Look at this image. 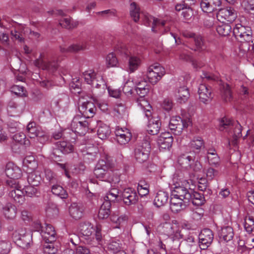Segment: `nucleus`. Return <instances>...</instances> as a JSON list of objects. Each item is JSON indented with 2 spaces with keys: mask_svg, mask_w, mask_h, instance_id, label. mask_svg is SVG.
<instances>
[{
  "mask_svg": "<svg viewBox=\"0 0 254 254\" xmlns=\"http://www.w3.org/2000/svg\"><path fill=\"white\" fill-rule=\"evenodd\" d=\"M233 34L240 43V49L244 52L251 50V43H253L252 31L250 27L237 23L233 28Z\"/></svg>",
  "mask_w": 254,
  "mask_h": 254,
  "instance_id": "f03ea898",
  "label": "nucleus"
},
{
  "mask_svg": "<svg viewBox=\"0 0 254 254\" xmlns=\"http://www.w3.org/2000/svg\"><path fill=\"white\" fill-rule=\"evenodd\" d=\"M218 235L221 241L230 242L232 240L234 236L233 229L229 225H224L219 231Z\"/></svg>",
  "mask_w": 254,
  "mask_h": 254,
  "instance_id": "412c9836",
  "label": "nucleus"
},
{
  "mask_svg": "<svg viewBox=\"0 0 254 254\" xmlns=\"http://www.w3.org/2000/svg\"><path fill=\"white\" fill-rule=\"evenodd\" d=\"M41 55L39 59L35 61V65L43 70H47L49 72L53 73L58 69L59 63L58 61L50 60L48 61H44L42 59Z\"/></svg>",
  "mask_w": 254,
  "mask_h": 254,
  "instance_id": "9b49d317",
  "label": "nucleus"
},
{
  "mask_svg": "<svg viewBox=\"0 0 254 254\" xmlns=\"http://www.w3.org/2000/svg\"><path fill=\"white\" fill-rule=\"evenodd\" d=\"M137 94L139 96L136 102L139 106L143 110L145 116L149 117L151 115V106L144 97L149 92V88H144L142 90L135 89Z\"/></svg>",
  "mask_w": 254,
  "mask_h": 254,
  "instance_id": "0eeeda50",
  "label": "nucleus"
},
{
  "mask_svg": "<svg viewBox=\"0 0 254 254\" xmlns=\"http://www.w3.org/2000/svg\"><path fill=\"white\" fill-rule=\"evenodd\" d=\"M45 178L50 184H54L58 182L56 175L50 169H47L45 170Z\"/></svg>",
  "mask_w": 254,
  "mask_h": 254,
  "instance_id": "6e6d98bb",
  "label": "nucleus"
},
{
  "mask_svg": "<svg viewBox=\"0 0 254 254\" xmlns=\"http://www.w3.org/2000/svg\"><path fill=\"white\" fill-rule=\"evenodd\" d=\"M89 103H92V102L89 101H82L79 100L78 103V109L80 113L82 115V117L79 115L75 116L71 123V127H88L89 124L85 120V117L87 115V112L89 105Z\"/></svg>",
  "mask_w": 254,
  "mask_h": 254,
  "instance_id": "20e7f679",
  "label": "nucleus"
},
{
  "mask_svg": "<svg viewBox=\"0 0 254 254\" xmlns=\"http://www.w3.org/2000/svg\"><path fill=\"white\" fill-rule=\"evenodd\" d=\"M32 235L28 234L25 235L20 239L16 241L15 243L19 247L24 249H27L29 248L32 242Z\"/></svg>",
  "mask_w": 254,
  "mask_h": 254,
  "instance_id": "c9c22d12",
  "label": "nucleus"
},
{
  "mask_svg": "<svg viewBox=\"0 0 254 254\" xmlns=\"http://www.w3.org/2000/svg\"><path fill=\"white\" fill-rule=\"evenodd\" d=\"M168 198V193L167 191L160 190L156 193L154 199V204L158 207H161L167 203Z\"/></svg>",
  "mask_w": 254,
  "mask_h": 254,
  "instance_id": "393cba45",
  "label": "nucleus"
},
{
  "mask_svg": "<svg viewBox=\"0 0 254 254\" xmlns=\"http://www.w3.org/2000/svg\"><path fill=\"white\" fill-rule=\"evenodd\" d=\"M30 138L42 137L44 135L43 132L37 129L38 128H26Z\"/></svg>",
  "mask_w": 254,
  "mask_h": 254,
  "instance_id": "338daca9",
  "label": "nucleus"
},
{
  "mask_svg": "<svg viewBox=\"0 0 254 254\" xmlns=\"http://www.w3.org/2000/svg\"><path fill=\"white\" fill-rule=\"evenodd\" d=\"M20 188L10 190L8 192V196L14 201L15 203L22 204L25 201V197L24 192Z\"/></svg>",
  "mask_w": 254,
  "mask_h": 254,
  "instance_id": "b1692460",
  "label": "nucleus"
},
{
  "mask_svg": "<svg viewBox=\"0 0 254 254\" xmlns=\"http://www.w3.org/2000/svg\"><path fill=\"white\" fill-rule=\"evenodd\" d=\"M104 201L100 207L98 212V217L100 219L108 218L111 213V201L108 195L104 197Z\"/></svg>",
  "mask_w": 254,
  "mask_h": 254,
  "instance_id": "aec40b11",
  "label": "nucleus"
},
{
  "mask_svg": "<svg viewBox=\"0 0 254 254\" xmlns=\"http://www.w3.org/2000/svg\"><path fill=\"white\" fill-rule=\"evenodd\" d=\"M5 173L8 178L12 179H19L22 175L21 169L12 162L6 165Z\"/></svg>",
  "mask_w": 254,
  "mask_h": 254,
  "instance_id": "a211bd4d",
  "label": "nucleus"
},
{
  "mask_svg": "<svg viewBox=\"0 0 254 254\" xmlns=\"http://www.w3.org/2000/svg\"><path fill=\"white\" fill-rule=\"evenodd\" d=\"M191 195L190 201L194 205L201 206L204 203L205 200L203 194L192 190Z\"/></svg>",
  "mask_w": 254,
  "mask_h": 254,
  "instance_id": "72a5a7b5",
  "label": "nucleus"
},
{
  "mask_svg": "<svg viewBox=\"0 0 254 254\" xmlns=\"http://www.w3.org/2000/svg\"><path fill=\"white\" fill-rule=\"evenodd\" d=\"M10 244L5 241H0V254H7L10 250Z\"/></svg>",
  "mask_w": 254,
  "mask_h": 254,
  "instance_id": "69168bd1",
  "label": "nucleus"
},
{
  "mask_svg": "<svg viewBox=\"0 0 254 254\" xmlns=\"http://www.w3.org/2000/svg\"><path fill=\"white\" fill-rule=\"evenodd\" d=\"M141 64V60L135 56H131L128 58V70L130 72L136 70Z\"/></svg>",
  "mask_w": 254,
  "mask_h": 254,
  "instance_id": "2f4dec72",
  "label": "nucleus"
},
{
  "mask_svg": "<svg viewBox=\"0 0 254 254\" xmlns=\"http://www.w3.org/2000/svg\"><path fill=\"white\" fill-rule=\"evenodd\" d=\"M151 115H152L151 114ZM151 115L149 117H146L148 120V127H159L161 126V122L160 119L158 117H150Z\"/></svg>",
  "mask_w": 254,
  "mask_h": 254,
  "instance_id": "e2e57ef3",
  "label": "nucleus"
},
{
  "mask_svg": "<svg viewBox=\"0 0 254 254\" xmlns=\"http://www.w3.org/2000/svg\"><path fill=\"white\" fill-rule=\"evenodd\" d=\"M217 16L218 18L221 17L227 21L228 22H233L237 17V14L236 10L231 7H226L219 9Z\"/></svg>",
  "mask_w": 254,
  "mask_h": 254,
  "instance_id": "dca6fc26",
  "label": "nucleus"
},
{
  "mask_svg": "<svg viewBox=\"0 0 254 254\" xmlns=\"http://www.w3.org/2000/svg\"><path fill=\"white\" fill-rule=\"evenodd\" d=\"M58 149L64 154H68L73 151V146L69 142L66 141L59 142L57 143Z\"/></svg>",
  "mask_w": 254,
  "mask_h": 254,
  "instance_id": "37998d69",
  "label": "nucleus"
},
{
  "mask_svg": "<svg viewBox=\"0 0 254 254\" xmlns=\"http://www.w3.org/2000/svg\"><path fill=\"white\" fill-rule=\"evenodd\" d=\"M198 94L200 101L204 104L208 103L212 99L211 88L205 84L199 85Z\"/></svg>",
  "mask_w": 254,
  "mask_h": 254,
  "instance_id": "2eb2a0df",
  "label": "nucleus"
},
{
  "mask_svg": "<svg viewBox=\"0 0 254 254\" xmlns=\"http://www.w3.org/2000/svg\"><path fill=\"white\" fill-rule=\"evenodd\" d=\"M41 235L44 242H54L56 239V233L54 228L50 224H46Z\"/></svg>",
  "mask_w": 254,
  "mask_h": 254,
  "instance_id": "6ab92c4d",
  "label": "nucleus"
},
{
  "mask_svg": "<svg viewBox=\"0 0 254 254\" xmlns=\"http://www.w3.org/2000/svg\"><path fill=\"white\" fill-rule=\"evenodd\" d=\"M207 153L208 155H211L212 156V157L209 156L207 157L210 164L214 166L219 165L220 158L218 156L215 149L214 147L210 148L207 149Z\"/></svg>",
  "mask_w": 254,
  "mask_h": 254,
  "instance_id": "e433bc0d",
  "label": "nucleus"
},
{
  "mask_svg": "<svg viewBox=\"0 0 254 254\" xmlns=\"http://www.w3.org/2000/svg\"><path fill=\"white\" fill-rule=\"evenodd\" d=\"M164 232L168 235L172 236L174 239L184 238L183 234L181 233L179 223L176 220L172 221V224L166 223L164 226Z\"/></svg>",
  "mask_w": 254,
  "mask_h": 254,
  "instance_id": "1a4fd4ad",
  "label": "nucleus"
},
{
  "mask_svg": "<svg viewBox=\"0 0 254 254\" xmlns=\"http://www.w3.org/2000/svg\"><path fill=\"white\" fill-rule=\"evenodd\" d=\"M195 2L196 0H184L181 3L176 5L175 9L177 11H180L185 6L191 7V6L194 5Z\"/></svg>",
  "mask_w": 254,
  "mask_h": 254,
  "instance_id": "13d9d810",
  "label": "nucleus"
},
{
  "mask_svg": "<svg viewBox=\"0 0 254 254\" xmlns=\"http://www.w3.org/2000/svg\"><path fill=\"white\" fill-rule=\"evenodd\" d=\"M138 197L134 190L131 188L125 189L122 193V201L128 206L135 204L138 201Z\"/></svg>",
  "mask_w": 254,
  "mask_h": 254,
  "instance_id": "f8f14e48",
  "label": "nucleus"
},
{
  "mask_svg": "<svg viewBox=\"0 0 254 254\" xmlns=\"http://www.w3.org/2000/svg\"><path fill=\"white\" fill-rule=\"evenodd\" d=\"M218 122L220 127H224L225 126H235V127H238V125H239L240 127H242L238 122L235 121L226 116H224L219 119Z\"/></svg>",
  "mask_w": 254,
  "mask_h": 254,
  "instance_id": "79ce46f5",
  "label": "nucleus"
},
{
  "mask_svg": "<svg viewBox=\"0 0 254 254\" xmlns=\"http://www.w3.org/2000/svg\"><path fill=\"white\" fill-rule=\"evenodd\" d=\"M11 38L12 40L17 41L20 43L24 42V38L21 29L19 28H13L10 31Z\"/></svg>",
  "mask_w": 254,
  "mask_h": 254,
  "instance_id": "a18cd8bd",
  "label": "nucleus"
},
{
  "mask_svg": "<svg viewBox=\"0 0 254 254\" xmlns=\"http://www.w3.org/2000/svg\"><path fill=\"white\" fill-rule=\"evenodd\" d=\"M222 96L223 99L226 101H230L232 98L231 88L228 84H223L222 87Z\"/></svg>",
  "mask_w": 254,
  "mask_h": 254,
  "instance_id": "09e8293b",
  "label": "nucleus"
},
{
  "mask_svg": "<svg viewBox=\"0 0 254 254\" xmlns=\"http://www.w3.org/2000/svg\"><path fill=\"white\" fill-rule=\"evenodd\" d=\"M110 164L103 159L100 160L96 165L94 170L95 176L103 181L110 182L108 170L110 169Z\"/></svg>",
  "mask_w": 254,
  "mask_h": 254,
  "instance_id": "423d86ee",
  "label": "nucleus"
},
{
  "mask_svg": "<svg viewBox=\"0 0 254 254\" xmlns=\"http://www.w3.org/2000/svg\"><path fill=\"white\" fill-rule=\"evenodd\" d=\"M42 181V178L38 172L34 171L29 173L27 176V181L29 185L33 186H38Z\"/></svg>",
  "mask_w": 254,
  "mask_h": 254,
  "instance_id": "473e14b6",
  "label": "nucleus"
},
{
  "mask_svg": "<svg viewBox=\"0 0 254 254\" xmlns=\"http://www.w3.org/2000/svg\"><path fill=\"white\" fill-rule=\"evenodd\" d=\"M28 233H26V229L24 228H19L12 233V238L14 242L20 239V238L23 237L25 235Z\"/></svg>",
  "mask_w": 254,
  "mask_h": 254,
  "instance_id": "4d7b16f0",
  "label": "nucleus"
},
{
  "mask_svg": "<svg viewBox=\"0 0 254 254\" xmlns=\"http://www.w3.org/2000/svg\"><path fill=\"white\" fill-rule=\"evenodd\" d=\"M12 138L16 142L18 143V144H15V146L29 144V140L26 139L25 134L22 132L15 133L13 135Z\"/></svg>",
  "mask_w": 254,
  "mask_h": 254,
  "instance_id": "49530a36",
  "label": "nucleus"
},
{
  "mask_svg": "<svg viewBox=\"0 0 254 254\" xmlns=\"http://www.w3.org/2000/svg\"><path fill=\"white\" fill-rule=\"evenodd\" d=\"M83 76L85 82L91 85L93 87L99 88L101 84L106 85L105 81L103 77L99 74L96 73L92 69H89L83 73Z\"/></svg>",
  "mask_w": 254,
  "mask_h": 254,
  "instance_id": "39448f33",
  "label": "nucleus"
},
{
  "mask_svg": "<svg viewBox=\"0 0 254 254\" xmlns=\"http://www.w3.org/2000/svg\"><path fill=\"white\" fill-rule=\"evenodd\" d=\"M149 185L146 181L141 179L138 183L137 191L140 195L141 196H145L149 193Z\"/></svg>",
  "mask_w": 254,
  "mask_h": 254,
  "instance_id": "4c0bfd02",
  "label": "nucleus"
},
{
  "mask_svg": "<svg viewBox=\"0 0 254 254\" xmlns=\"http://www.w3.org/2000/svg\"><path fill=\"white\" fill-rule=\"evenodd\" d=\"M60 24L67 29H72L76 27L78 22L71 20L70 18H64L60 20Z\"/></svg>",
  "mask_w": 254,
  "mask_h": 254,
  "instance_id": "de8ad7c7",
  "label": "nucleus"
},
{
  "mask_svg": "<svg viewBox=\"0 0 254 254\" xmlns=\"http://www.w3.org/2000/svg\"><path fill=\"white\" fill-rule=\"evenodd\" d=\"M143 23L147 26H151V30L154 32H161L166 24L165 21H160L149 14L144 15Z\"/></svg>",
  "mask_w": 254,
  "mask_h": 254,
  "instance_id": "6e6552de",
  "label": "nucleus"
},
{
  "mask_svg": "<svg viewBox=\"0 0 254 254\" xmlns=\"http://www.w3.org/2000/svg\"><path fill=\"white\" fill-rule=\"evenodd\" d=\"M11 91L15 95L19 96H26V91L22 86L14 85L11 87Z\"/></svg>",
  "mask_w": 254,
  "mask_h": 254,
  "instance_id": "052dcab7",
  "label": "nucleus"
},
{
  "mask_svg": "<svg viewBox=\"0 0 254 254\" xmlns=\"http://www.w3.org/2000/svg\"><path fill=\"white\" fill-rule=\"evenodd\" d=\"M79 230L86 243L94 247L99 244L102 239L101 229L97 226L95 228L89 222H81Z\"/></svg>",
  "mask_w": 254,
  "mask_h": 254,
  "instance_id": "f257e3e1",
  "label": "nucleus"
},
{
  "mask_svg": "<svg viewBox=\"0 0 254 254\" xmlns=\"http://www.w3.org/2000/svg\"><path fill=\"white\" fill-rule=\"evenodd\" d=\"M127 221V218L125 215H121L119 217L115 215H112V228L120 229L121 226Z\"/></svg>",
  "mask_w": 254,
  "mask_h": 254,
  "instance_id": "ea45409f",
  "label": "nucleus"
},
{
  "mask_svg": "<svg viewBox=\"0 0 254 254\" xmlns=\"http://www.w3.org/2000/svg\"><path fill=\"white\" fill-rule=\"evenodd\" d=\"M87 48L86 44L82 43L80 44H72L69 46L67 48L61 47L60 50L62 53L64 52H77L80 50H83Z\"/></svg>",
  "mask_w": 254,
  "mask_h": 254,
  "instance_id": "a19ab883",
  "label": "nucleus"
},
{
  "mask_svg": "<svg viewBox=\"0 0 254 254\" xmlns=\"http://www.w3.org/2000/svg\"><path fill=\"white\" fill-rule=\"evenodd\" d=\"M151 149L150 138L146 136L134 149V156L136 161L139 163L146 162L149 158Z\"/></svg>",
  "mask_w": 254,
  "mask_h": 254,
  "instance_id": "7ed1b4c3",
  "label": "nucleus"
},
{
  "mask_svg": "<svg viewBox=\"0 0 254 254\" xmlns=\"http://www.w3.org/2000/svg\"><path fill=\"white\" fill-rule=\"evenodd\" d=\"M69 213L73 218L78 220L82 218L83 209L81 205L76 203H72L69 207Z\"/></svg>",
  "mask_w": 254,
  "mask_h": 254,
  "instance_id": "bb28decb",
  "label": "nucleus"
},
{
  "mask_svg": "<svg viewBox=\"0 0 254 254\" xmlns=\"http://www.w3.org/2000/svg\"><path fill=\"white\" fill-rule=\"evenodd\" d=\"M191 191L192 190H188L183 186H177L174 188L172 196H175L182 199L185 203H189L191 198Z\"/></svg>",
  "mask_w": 254,
  "mask_h": 254,
  "instance_id": "ddd939ff",
  "label": "nucleus"
},
{
  "mask_svg": "<svg viewBox=\"0 0 254 254\" xmlns=\"http://www.w3.org/2000/svg\"><path fill=\"white\" fill-rule=\"evenodd\" d=\"M125 112L126 108L124 104L122 102L116 103L112 110V116L118 122L119 120L123 118Z\"/></svg>",
  "mask_w": 254,
  "mask_h": 254,
  "instance_id": "a878e982",
  "label": "nucleus"
},
{
  "mask_svg": "<svg viewBox=\"0 0 254 254\" xmlns=\"http://www.w3.org/2000/svg\"><path fill=\"white\" fill-rule=\"evenodd\" d=\"M231 26L229 24L222 23L218 25L216 28L218 33L222 36H226L229 34L231 31Z\"/></svg>",
  "mask_w": 254,
  "mask_h": 254,
  "instance_id": "c03bdc74",
  "label": "nucleus"
},
{
  "mask_svg": "<svg viewBox=\"0 0 254 254\" xmlns=\"http://www.w3.org/2000/svg\"><path fill=\"white\" fill-rule=\"evenodd\" d=\"M221 3V0H201L200 5L204 12L211 13L217 10Z\"/></svg>",
  "mask_w": 254,
  "mask_h": 254,
  "instance_id": "f3484780",
  "label": "nucleus"
},
{
  "mask_svg": "<svg viewBox=\"0 0 254 254\" xmlns=\"http://www.w3.org/2000/svg\"><path fill=\"white\" fill-rule=\"evenodd\" d=\"M51 191L53 194L59 196L63 199H66L68 196L66 190L59 185L54 184L51 188Z\"/></svg>",
  "mask_w": 254,
  "mask_h": 254,
  "instance_id": "c756f323",
  "label": "nucleus"
},
{
  "mask_svg": "<svg viewBox=\"0 0 254 254\" xmlns=\"http://www.w3.org/2000/svg\"><path fill=\"white\" fill-rule=\"evenodd\" d=\"M181 123L183 125V127H189L192 126V122L189 118L182 119L179 116L172 117L170 121L169 125L170 126H180Z\"/></svg>",
  "mask_w": 254,
  "mask_h": 254,
  "instance_id": "c85d7f7f",
  "label": "nucleus"
},
{
  "mask_svg": "<svg viewBox=\"0 0 254 254\" xmlns=\"http://www.w3.org/2000/svg\"><path fill=\"white\" fill-rule=\"evenodd\" d=\"M213 233L209 229H204L199 235V244L201 250L206 249L213 240Z\"/></svg>",
  "mask_w": 254,
  "mask_h": 254,
  "instance_id": "9d476101",
  "label": "nucleus"
},
{
  "mask_svg": "<svg viewBox=\"0 0 254 254\" xmlns=\"http://www.w3.org/2000/svg\"><path fill=\"white\" fill-rule=\"evenodd\" d=\"M1 212L6 219L12 220L16 217L17 208L15 205L8 202L2 206Z\"/></svg>",
  "mask_w": 254,
  "mask_h": 254,
  "instance_id": "5701e85b",
  "label": "nucleus"
},
{
  "mask_svg": "<svg viewBox=\"0 0 254 254\" xmlns=\"http://www.w3.org/2000/svg\"><path fill=\"white\" fill-rule=\"evenodd\" d=\"M173 141V139H158V143L160 147L164 149H169L172 146Z\"/></svg>",
  "mask_w": 254,
  "mask_h": 254,
  "instance_id": "680f3d73",
  "label": "nucleus"
},
{
  "mask_svg": "<svg viewBox=\"0 0 254 254\" xmlns=\"http://www.w3.org/2000/svg\"><path fill=\"white\" fill-rule=\"evenodd\" d=\"M35 187L29 185V186L25 187V191L27 196L33 197L36 195L37 189Z\"/></svg>",
  "mask_w": 254,
  "mask_h": 254,
  "instance_id": "774afa93",
  "label": "nucleus"
},
{
  "mask_svg": "<svg viewBox=\"0 0 254 254\" xmlns=\"http://www.w3.org/2000/svg\"><path fill=\"white\" fill-rule=\"evenodd\" d=\"M130 14L135 22L138 21L139 18V8L135 2H132L130 5Z\"/></svg>",
  "mask_w": 254,
  "mask_h": 254,
  "instance_id": "5fc2aeb1",
  "label": "nucleus"
},
{
  "mask_svg": "<svg viewBox=\"0 0 254 254\" xmlns=\"http://www.w3.org/2000/svg\"><path fill=\"white\" fill-rule=\"evenodd\" d=\"M115 133L117 141L121 145L127 143L132 137L131 131L128 128H118Z\"/></svg>",
  "mask_w": 254,
  "mask_h": 254,
  "instance_id": "4468645a",
  "label": "nucleus"
},
{
  "mask_svg": "<svg viewBox=\"0 0 254 254\" xmlns=\"http://www.w3.org/2000/svg\"><path fill=\"white\" fill-rule=\"evenodd\" d=\"M193 157L191 156L183 154L179 157L178 161L183 168L189 169L190 163H193Z\"/></svg>",
  "mask_w": 254,
  "mask_h": 254,
  "instance_id": "58836bf2",
  "label": "nucleus"
},
{
  "mask_svg": "<svg viewBox=\"0 0 254 254\" xmlns=\"http://www.w3.org/2000/svg\"><path fill=\"white\" fill-rule=\"evenodd\" d=\"M23 165L32 170L36 167L37 163L32 155L27 156L23 160Z\"/></svg>",
  "mask_w": 254,
  "mask_h": 254,
  "instance_id": "603ef678",
  "label": "nucleus"
},
{
  "mask_svg": "<svg viewBox=\"0 0 254 254\" xmlns=\"http://www.w3.org/2000/svg\"><path fill=\"white\" fill-rule=\"evenodd\" d=\"M158 75L159 74H156L154 73V72H153L152 69V67L148 68L146 76L149 81L152 84H156L161 78L159 77V76H158Z\"/></svg>",
  "mask_w": 254,
  "mask_h": 254,
  "instance_id": "864d4df0",
  "label": "nucleus"
},
{
  "mask_svg": "<svg viewBox=\"0 0 254 254\" xmlns=\"http://www.w3.org/2000/svg\"><path fill=\"white\" fill-rule=\"evenodd\" d=\"M190 97V93L186 86H183L178 89L176 93L177 101L180 103H184L187 101Z\"/></svg>",
  "mask_w": 254,
  "mask_h": 254,
  "instance_id": "cd10ccee",
  "label": "nucleus"
},
{
  "mask_svg": "<svg viewBox=\"0 0 254 254\" xmlns=\"http://www.w3.org/2000/svg\"><path fill=\"white\" fill-rule=\"evenodd\" d=\"M134 86L133 80H127L125 83L122 91L126 94H131Z\"/></svg>",
  "mask_w": 254,
  "mask_h": 254,
  "instance_id": "bf43d9fd",
  "label": "nucleus"
},
{
  "mask_svg": "<svg viewBox=\"0 0 254 254\" xmlns=\"http://www.w3.org/2000/svg\"><path fill=\"white\" fill-rule=\"evenodd\" d=\"M190 146L193 150L199 151L202 147H204V142L201 137H197L190 141Z\"/></svg>",
  "mask_w": 254,
  "mask_h": 254,
  "instance_id": "8fccbe9b",
  "label": "nucleus"
},
{
  "mask_svg": "<svg viewBox=\"0 0 254 254\" xmlns=\"http://www.w3.org/2000/svg\"><path fill=\"white\" fill-rule=\"evenodd\" d=\"M193 40L194 46L193 47H190V49L198 52H201L206 50V46L202 36L196 35Z\"/></svg>",
  "mask_w": 254,
  "mask_h": 254,
  "instance_id": "7c9ffc66",
  "label": "nucleus"
},
{
  "mask_svg": "<svg viewBox=\"0 0 254 254\" xmlns=\"http://www.w3.org/2000/svg\"><path fill=\"white\" fill-rule=\"evenodd\" d=\"M244 228L246 231L251 234L254 230V219L252 216H246L245 219Z\"/></svg>",
  "mask_w": 254,
  "mask_h": 254,
  "instance_id": "3c124183",
  "label": "nucleus"
},
{
  "mask_svg": "<svg viewBox=\"0 0 254 254\" xmlns=\"http://www.w3.org/2000/svg\"><path fill=\"white\" fill-rule=\"evenodd\" d=\"M189 203H185L182 199L172 196L170 199V209L174 213H178L185 209Z\"/></svg>",
  "mask_w": 254,
  "mask_h": 254,
  "instance_id": "4be33fe9",
  "label": "nucleus"
},
{
  "mask_svg": "<svg viewBox=\"0 0 254 254\" xmlns=\"http://www.w3.org/2000/svg\"><path fill=\"white\" fill-rule=\"evenodd\" d=\"M241 5L248 12L254 10V0H244L241 3Z\"/></svg>",
  "mask_w": 254,
  "mask_h": 254,
  "instance_id": "0e129e2a",
  "label": "nucleus"
},
{
  "mask_svg": "<svg viewBox=\"0 0 254 254\" xmlns=\"http://www.w3.org/2000/svg\"><path fill=\"white\" fill-rule=\"evenodd\" d=\"M43 251L44 254H58L59 247L54 242H45L43 244Z\"/></svg>",
  "mask_w": 254,
  "mask_h": 254,
  "instance_id": "f704fd0d",
  "label": "nucleus"
}]
</instances>
